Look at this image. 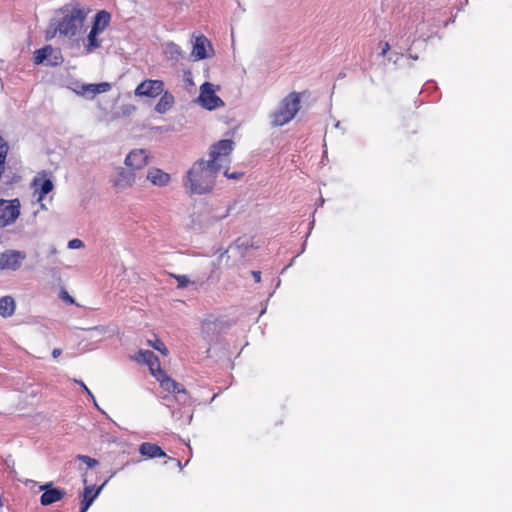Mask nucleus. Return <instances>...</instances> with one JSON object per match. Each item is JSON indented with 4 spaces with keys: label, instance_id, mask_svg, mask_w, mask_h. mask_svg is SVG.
<instances>
[{
    "label": "nucleus",
    "instance_id": "4",
    "mask_svg": "<svg viewBox=\"0 0 512 512\" xmlns=\"http://www.w3.org/2000/svg\"><path fill=\"white\" fill-rule=\"evenodd\" d=\"M197 101L201 107L209 111L225 105L224 101L216 95L215 86L210 82H205L200 86Z\"/></svg>",
    "mask_w": 512,
    "mask_h": 512
},
{
    "label": "nucleus",
    "instance_id": "9",
    "mask_svg": "<svg viewBox=\"0 0 512 512\" xmlns=\"http://www.w3.org/2000/svg\"><path fill=\"white\" fill-rule=\"evenodd\" d=\"M26 259L25 252L16 250H7L0 254L1 270H18L22 262Z\"/></svg>",
    "mask_w": 512,
    "mask_h": 512
},
{
    "label": "nucleus",
    "instance_id": "33",
    "mask_svg": "<svg viewBox=\"0 0 512 512\" xmlns=\"http://www.w3.org/2000/svg\"><path fill=\"white\" fill-rule=\"evenodd\" d=\"M253 278L255 282L259 283L261 281V272L260 271H252Z\"/></svg>",
    "mask_w": 512,
    "mask_h": 512
},
{
    "label": "nucleus",
    "instance_id": "23",
    "mask_svg": "<svg viewBox=\"0 0 512 512\" xmlns=\"http://www.w3.org/2000/svg\"><path fill=\"white\" fill-rule=\"evenodd\" d=\"M98 35V32L94 31L93 29L90 30L84 44L87 53H92L94 50L101 46V41L98 39Z\"/></svg>",
    "mask_w": 512,
    "mask_h": 512
},
{
    "label": "nucleus",
    "instance_id": "34",
    "mask_svg": "<svg viewBox=\"0 0 512 512\" xmlns=\"http://www.w3.org/2000/svg\"><path fill=\"white\" fill-rule=\"evenodd\" d=\"M61 353H62V351L60 348H55L52 351V356H53V358H57L61 355Z\"/></svg>",
    "mask_w": 512,
    "mask_h": 512
},
{
    "label": "nucleus",
    "instance_id": "2",
    "mask_svg": "<svg viewBox=\"0 0 512 512\" xmlns=\"http://www.w3.org/2000/svg\"><path fill=\"white\" fill-rule=\"evenodd\" d=\"M89 13L79 2L65 4L55 13L45 32L46 40L53 39L57 34L68 39H75L85 31V22Z\"/></svg>",
    "mask_w": 512,
    "mask_h": 512
},
{
    "label": "nucleus",
    "instance_id": "37",
    "mask_svg": "<svg viewBox=\"0 0 512 512\" xmlns=\"http://www.w3.org/2000/svg\"><path fill=\"white\" fill-rule=\"evenodd\" d=\"M78 383L81 385V387H82V388H84V390H85L88 394H90V395H91L90 390L87 388V386H86L82 381H79Z\"/></svg>",
    "mask_w": 512,
    "mask_h": 512
},
{
    "label": "nucleus",
    "instance_id": "26",
    "mask_svg": "<svg viewBox=\"0 0 512 512\" xmlns=\"http://www.w3.org/2000/svg\"><path fill=\"white\" fill-rule=\"evenodd\" d=\"M78 459L85 463L89 468H94L98 465V461L87 455H79Z\"/></svg>",
    "mask_w": 512,
    "mask_h": 512
},
{
    "label": "nucleus",
    "instance_id": "16",
    "mask_svg": "<svg viewBox=\"0 0 512 512\" xmlns=\"http://www.w3.org/2000/svg\"><path fill=\"white\" fill-rule=\"evenodd\" d=\"M100 490H101V487L96 488L95 485L85 487L83 494H82L81 511L80 512H86L88 510V508L91 506L93 501L96 499V497L100 493Z\"/></svg>",
    "mask_w": 512,
    "mask_h": 512
},
{
    "label": "nucleus",
    "instance_id": "27",
    "mask_svg": "<svg viewBox=\"0 0 512 512\" xmlns=\"http://www.w3.org/2000/svg\"><path fill=\"white\" fill-rule=\"evenodd\" d=\"M168 49H169V52H170L172 58L178 59V57L181 56L180 47L177 46L176 44L170 43L168 45Z\"/></svg>",
    "mask_w": 512,
    "mask_h": 512
},
{
    "label": "nucleus",
    "instance_id": "11",
    "mask_svg": "<svg viewBox=\"0 0 512 512\" xmlns=\"http://www.w3.org/2000/svg\"><path fill=\"white\" fill-rule=\"evenodd\" d=\"M154 377L160 383V386L169 393H187L183 385L170 378L162 369H158Z\"/></svg>",
    "mask_w": 512,
    "mask_h": 512
},
{
    "label": "nucleus",
    "instance_id": "30",
    "mask_svg": "<svg viewBox=\"0 0 512 512\" xmlns=\"http://www.w3.org/2000/svg\"><path fill=\"white\" fill-rule=\"evenodd\" d=\"M83 245H84L83 242L77 238L72 239L68 242V247L70 249H79V248L83 247Z\"/></svg>",
    "mask_w": 512,
    "mask_h": 512
},
{
    "label": "nucleus",
    "instance_id": "31",
    "mask_svg": "<svg viewBox=\"0 0 512 512\" xmlns=\"http://www.w3.org/2000/svg\"><path fill=\"white\" fill-rule=\"evenodd\" d=\"M61 298H62L64 301H66V302H68V303H70V304H74V303H75L74 298H73V297H71V296L68 294V292H67V291H62V292H61Z\"/></svg>",
    "mask_w": 512,
    "mask_h": 512
},
{
    "label": "nucleus",
    "instance_id": "36",
    "mask_svg": "<svg viewBox=\"0 0 512 512\" xmlns=\"http://www.w3.org/2000/svg\"><path fill=\"white\" fill-rule=\"evenodd\" d=\"M78 383L81 385V387H82V388H84V390H85L88 394H90V395H91L90 390L87 388V386H86L82 381H79Z\"/></svg>",
    "mask_w": 512,
    "mask_h": 512
},
{
    "label": "nucleus",
    "instance_id": "21",
    "mask_svg": "<svg viewBox=\"0 0 512 512\" xmlns=\"http://www.w3.org/2000/svg\"><path fill=\"white\" fill-rule=\"evenodd\" d=\"M173 104H174L173 95L169 92H164L161 94V97L155 106V111L160 114H164L172 108Z\"/></svg>",
    "mask_w": 512,
    "mask_h": 512
},
{
    "label": "nucleus",
    "instance_id": "25",
    "mask_svg": "<svg viewBox=\"0 0 512 512\" xmlns=\"http://www.w3.org/2000/svg\"><path fill=\"white\" fill-rule=\"evenodd\" d=\"M148 344L150 346H152L154 349H156L157 351H159L161 354L163 355H168V349L167 347L165 346V344L160 340L158 339L157 337H155V340L154 341H148Z\"/></svg>",
    "mask_w": 512,
    "mask_h": 512
},
{
    "label": "nucleus",
    "instance_id": "19",
    "mask_svg": "<svg viewBox=\"0 0 512 512\" xmlns=\"http://www.w3.org/2000/svg\"><path fill=\"white\" fill-rule=\"evenodd\" d=\"M207 47H210V43L204 36L196 37L192 54L197 59H204L208 56Z\"/></svg>",
    "mask_w": 512,
    "mask_h": 512
},
{
    "label": "nucleus",
    "instance_id": "22",
    "mask_svg": "<svg viewBox=\"0 0 512 512\" xmlns=\"http://www.w3.org/2000/svg\"><path fill=\"white\" fill-rule=\"evenodd\" d=\"M15 301L11 296L0 298V315L4 318L10 317L15 312Z\"/></svg>",
    "mask_w": 512,
    "mask_h": 512
},
{
    "label": "nucleus",
    "instance_id": "15",
    "mask_svg": "<svg viewBox=\"0 0 512 512\" xmlns=\"http://www.w3.org/2000/svg\"><path fill=\"white\" fill-rule=\"evenodd\" d=\"M138 355L139 359L148 365L151 374L155 376L157 370L161 369L158 357L149 350H140Z\"/></svg>",
    "mask_w": 512,
    "mask_h": 512
},
{
    "label": "nucleus",
    "instance_id": "3",
    "mask_svg": "<svg viewBox=\"0 0 512 512\" xmlns=\"http://www.w3.org/2000/svg\"><path fill=\"white\" fill-rule=\"evenodd\" d=\"M309 95L308 90L287 94L280 101L277 109L270 114L272 126L280 127L291 122L301 109V98Z\"/></svg>",
    "mask_w": 512,
    "mask_h": 512
},
{
    "label": "nucleus",
    "instance_id": "13",
    "mask_svg": "<svg viewBox=\"0 0 512 512\" xmlns=\"http://www.w3.org/2000/svg\"><path fill=\"white\" fill-rule=\"evenodd\" d=\"M147 179L156 186L163 187L169 184L170 175L161 169L153 168L150 169L147 173Z\"/></svg>",
    "mask_w": 512,
    "mask_h": 512
},
{
    "label": "nucleus",
    "instance_id": "17",
    "mask_svg": "<svg viewBox=\"0 0 512 512\" xmlns=\"http://www.w3.org/2000/svg\"><path fill=\"white\" fill-rule=\"evenodd\" d=\"M111 89V84L108 82H101L97 84H86L81 87V94L95 97L97 94L108 92Z\"/></svg>",
    "mask_w": 512,
    "mask_h": 512
},
{
    "label": "nucleus",
    "instance_id": "28",
    "mask_svg": "<svg viewBox=\"0 0 512 512\" xmlns=\"http://www.w3.org/2000/svg\"><path fill=\"white\" fill-rule=\"evenodd\" d=\"M225 170H224V175L228 178V179H234V180H238L240 178L243 177L244 173L243 172H233V173H229L228 171V168H227V165L224 167Z\"/></svg>",
    "mask_w": 512,
    "mask_h": 512
},
{
    "label": "nucleus",
    "instance_id": "8",
    "mask_svg": "<svg viewBox=\"0 0 512 512\" xmlns=\"http://www.w3.org/2000/svg\"><path fill=\"white\" fill-rule=\"evenodd\" d=\"M164 91V82L162 80L146 79L142 81L135 89L134 93L138 97L155 98Z\"/></svg>",
    "mask_w": 512,
    "mask_h": 512
},
{
    "label": "nucleus",
    "instance_id": "5",
    "mask_svg": "<svg viewBox=\"0 0 512 512\" xmlns=\"http://www.w3.org/2000/svg\"><path fill=\"white\" fill-rule=\"evenodd\" d=\"M20 209L19 199H0V228L12 225L20 216Z\"/></svg>",
    "mask_w": 512,
    "mask_h": 512
},
{
    "label": "nucleus",
    "instance_id": "29",
    "mask_svg": "<svg viewBox=\"0 0 512 512\" xmlns=\"http://www.w3.org/2000/svg\"><path fill=\"white\" fill-rule=\"evenodd\" d=\"M175 278L178 282L179 288H185L190 283V280L188 279V277L186 275H178V276H175Z\"/></svg>",
    "mask_w": 512,
    "mask_h": 512
},
{
    "label": "nucleus",
    "instance_id": "35",
    "mask_svg": "<svg viewBox=\"0 0 512 512\" xmlns=\"http://www.w3.org/2000/svg\"><path fill=\"white\" fill-rule=\"evenodd\" d=\"M78 383L81 385V387H82V388H84V390H85L88 394H90V395H91L90 390L87 388V386H86L82 381H79Z\"/></svg>",
    "mask_w": 512,
    "mask_h": 512
},
{
    "label": "nucleus",
    "instance_id": "24",
    "mask_svg": "<svg viewBox=\"0 0 512 512\" xmlns=\"http://www.w3.org/2000/svg\"><path fill=\"white\" fill-rule=\"evenodd\" d=\"M54 51L53 47L50 45H46L41 49H38L34 52V63L42 64Z\"/></svg>",
    "mask_w": 512,
    "mask_h": 512
},
{
    "label": "nucleus",
    "instance_id": "18",
    "mask_svg": "<svg viewBox=\"0 0 512 512\" xmlns=\"http://www.w3.org/2000/svg\"><path fill=\"white\" fill-rule=\"evenodd\" d=\"M111 15L105 10L97 12L94 18L92 28L94 31L101 34L110 24Z\"/></svg>",
    "mask_w": 512,
    "mask_h": 512
},
{
    "label": "nucleus",
    "instance_id": "1",
    "mask_svg": "<svg viewBox=\"0 0 512 512\" xmlns=\"http://www.w3.org/2000/svg\"><path fill=\"white\" fill-rule=\"evenodd\" d=\"M234 142L223 139L210 148V160H198L188 170L184 186L190 194H206L212 191L218 172L231 162Z\"/></svg>",
    "mask_w": 512,
    "mask_h": 512
},
{
    "label": "nucleus",
    "instance_id": "6",
    "mask_svg": "<svg viewBox=\"0 0 512 512\" xmlns=\"http://www.w3.org/2000/svg\"><path fill=\"white\" fill-rule=\"evenodd\" d=\"M229 326V323L227 321H224L220 317L208 315L201 322V332L206 338L212 339L213 337H217Z\"/></svg>",
    "mask_w": 512,
    "mask_h": 512
},
{
    "label": "nucleus",
    "instance_id": "7",
    "mask_svg": "<svg viewBox=\"0 0 512 512\" xmlns=\"http://www.w3.org/2000/svg\"><path fill=\"white\" fill-rule=\"evenodd\" d=\"M39 490L43 491L40 496V503L42 506H49L61 501L67 494L64 489L55 487L53 482L40 485Z\"/></svg>",
    "mask_w": 512,
    "mask_h": 512
},
{
    "label": "nucleus",
    "instance_id": "32",
    "mask_svg": "<svg viewBox=\"0 0 512 512\" xmlns=\"http://www.w3.org/2000/svg\"><path fill=\"white\" fill-rule=\"evenodd\" d=\"M380 45H381L380 55L384 57L390 50V44L388 42H383V43H380Z\"/></svg>",
    "mask_w": 512,
    "mask_h": 512
},
{
    "label": "nucleus",
    "instance_id": "14",
    "mask_svg": "<svg viewBox=\"0 0 512 512\" xmlns=\"http://www.w3.org/2000/svg\"><path fill=\"white\" fill-rule=\"evenodd\" d=\"M139 452L142 456L152 459L157 457H166V453L160 446L150 442H144L139 447Z\"/></svg>",
    "mask_w": 512,
    "mask_h": 512
},
{
    "label": "nucleus",
    "instance_id": "20",
    "mask_svg": "<svg viewBox=\"0 0 512 512\" xmlns=\"http://www.w3.org/2000/svg\"><path fill=\"white\" fill-rule=\"evenodd\" d=\"M135 181V176L132 172L125 171L121 169L118 173V176L114 182V186L118 189H125L133 185Z\"/></svg>",
    "mask_w": 512,
    "mask_h": 512
},
{
    "label": "nucleus",
    "instance_id": "10",
    "mask_svg": "<svg viewBox=\"0 0 512 512\" xmlns=\"http://www.w3.org/2000/svg\"><path fill=\"white\" fill-rule=\"evenodd\" d=\"M32 187L34 189V196H36L37 202H41L45 196L53 190L54 184L52 180L47 177L46 172H41L34 177Z\"/></svg>",
    "mask_w": 512,
    "mask_h": 512
},
{
    "label": "nucleus",
    "instance_id": "12",
    "mask_svg": "<svg viewBox=\"0 0 512 512\" xmlns=\"http://www.w3.org/2000/svg\"><path fill=\"white\" fill-rule=\"evenodd\" d=\"M148 153L144 149L131 151L126 159L125 164L133 170L142 169L148 164Z\"/></svg>",
    "mask_w": 512,
    "mask_h": 512
}]
</instances>
